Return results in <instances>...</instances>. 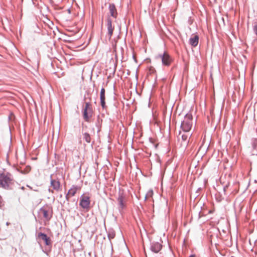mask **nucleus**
<instances>
[{
    "mask_svg": "<svg viewBox=\"0 0 257 257\" xmlns=\"http://www.w3.org/2000/svg\"><path fill=\"white\" fill-rule=\"evenodd\" d=\"M0 188L7 190L16 189V182L11 174L9 173H0Z\"/></svg>",
    "mask_w": 257,
    "mask_h": 257,
    "instance_id": "1",
    "label": "nucleus"
},
{
    "mask_svg": "<svg viewBox=\"0 0 257 257\" xmlns=\"http://www.w3.org/2000/svg\"><path fill=\"white\" fill-rule=\"evenodd\" d=\"M194 121L193 120V117L191 113H187L184 116L182 122L181 127L185 132H189L194 124Z\"/></svg>",
    "mask_w": 257,
    "mask_h": 257,
    "instance_id": "2",
    "label": "nucleus"
},
{
    "mask_svg": "<svg viewBox=\"0 0 257 257\" xmlns=\"http://www.w3.org/2000/svg\"><path fill=\"white\" fill-rule=\"evenodd\" d=\"M93 114V110L91 104L89 102H86L84 108L83 116L85 120L87 122L90 121V119Z\"/></svg>",
    "mask_w": 257,
    "mask_h": 257,
    "instance_id": "3",
    "label": "nucleus"
},
{
    "mask_svg": "<svg viewBox=\"0 0 257 257\" xmlns=\"http://www.w3.org/2000/svg\"><path fill=\"white\" fill-rule=\"evenodd\" d=\"M90 197L87 195L83 194L80 197V206L83 209L89 210L90 208Z\"/></svg>",
    "mask_w": 257,
    "mask_h": 257,
    "instance_id": "4",
    "label": "nucleus"
},
{
    "mask_svg": "<svg viewBox=\"0 0 257 257\" xmlns=\"http://www.w3.org/2000/svg\"><path fill=\"white\" fill-rule=\"evenodd\" d=\"M159 57L161 59L164 65L169 66L171 64L172 59L168 53L165 52L163 55H160Z\"/></svg>",
    "mask_w": 257,
    "mask_h": 257,
    "instance_id": "5",
    "label": "nucleus"
},
{
    "mask_svg": "<svg viewBox=\"0 0 257 257\" xmlns=\"http://www.w3.org/2000/svg\"><path fill=\"white\" fill-rule=\"evenodd\" d=\"M80 189V188H78L76 186H72L68 191L66 198L67 200H69V198L75 195L77 191Z\"/></svg>",
    "mask_w": 257,
    "mask_h": 257,
    "instance_id": "6",
    "label": "nucleus"
},
{
    "mask_svg": "<svg viewBox=\"0 0 257 257\" xmlns=\"http://www.w3.org/2000/svg\"><path fill=\"white\" fill-rule=\"evenodd\" d=\"M40 212L43 214L46 220H49L52 217V212L45 208H41Z\"/></svg>",
    "mask_w": 257,
    "mask_h": 257,
    "instance_id": "7",
    "label": "nucleus"
},
{
    "mask_svg": "<svg viewBox=\"0 0 257 257\" xmlns=\"http://www.w3.org/2000/svg\"><path fill=\"white\" fill-rule=\"evenodd\" d=\"M38 237L44 241L45 244L49 245L51 244V240L46 234L40 232L38 234Z\"/></svg>",
    "mask_w": 257,
    "mask_h": 257,
    "instance_id": "8",
    "label": "nucleus"
},
{
    "mask_svg": "<svg viewBox=\"0 0 257 257\" xmlns=\"http://www.w3.org/2000/svg\"><path fill=\"white\" fill-rule=\"evenodd\" d=\"M109 13L111 17L116 18L117 17V13L115 6L114 4H110L109 6Z\"/></svg>",
    "mask_w": 257,
    "mask_h": 257,
    "instance_id": "9",
    "label": "nucleus"
},
{
    "mask_svg": "<svg viewBox=\"0 0 257 257\" xmlns=\"http://www.w3.org/2000/svg\"><path fill=\"white\" fill-rule=\"evenodd\" d=\"M107 27L108 30V34L109 35V38H110L113 34L114 27L112 26V23L109 18H108L107 21Z\"/></svg>",
    "mask_w": 257,
    "mask_h": 257,
    "instance_id": "10",
    "label": "nucleus"
},
{
    "mask_svg": "<svg viewBox=\"0 0 257 257\" xmlns=\"http://www.w3.org/2000/svg\"><path fill=\"white\" fill-rule=\"evenodd\" d=\"M105 89L104 88H101L100 93V103L101 105L103 108H104L105 106Z\"/></svg>",
    "mask_w": 257,
    "mask_h": 257,
    "instance_id": "11",
    "label": "nucleus"
},
{
    "mask_svg": "<svg viewBox=\"0 0 257 257\" xmlns=\"http://www.w3.org/2000/svg\"><path fill=\"white\" fill-rule=\"evenodd\" d=\"M199 37L197 35H194L189 40V43L193 47H196L198 44Z\"/></svg>",
    "mask_w": 257,
    "mask_h": 257,
    "instance_id": "12",
    "label": "nucleus"
},
{
    "mask_svg": "<svg viewBox=\"0 0 257 257\" xmlns=\"http://www.w3.org/2000/svg\"><path fill=\"white\" fill-rule=\"evenodd\" d=\"M51 185L53 188L57 191L60 189V183L58 181L52 180L51 181Z\"/></svg>",
    "mask_w": 257,
    "mask_h": 257,
    "instance_id": "13",
    "label": "nucleus"
},
{
    "mask_svg": "<svg viewBox=\"0 0 257 257\" xmlns=\"http://www.w3.org/2000/svg\"><path fill=\"white\" fill-rule=\"evenodd\" d=\"M117 201L118 202V204L120 207L123 208L125 206V197L123 196L122 194L120 195L117 198Z\"/></svg>",
    "mask_w": 257,
    "mask_h": 257,
    "instance_id": "14",
    "label": "nucleus"
},
{
    "mask_svg": "<svg viewBox=\"0 0 257 257\" xmlns=\"http://www.w3.org/2000/svg\"><path fill=\"white\" fill-rule=\"evenodd\" d=\"M162 248V245L159 243L153 244L151 246V249L154 252H158Z\"/></svg>",
    "mask_w": 257,
    "mask_h": 257,
    "instance_id": "15",
    "label": "nucleus"
},
{
    "mask_svg": "<svg viewBox=\"0 0 257 257\" xmlns=\"http://www.w3.org/2000/svg\"><path fill=\"white\" fill-rule=\"evenodd\" d=\"M179 136L181 137V143L183 142L184 143V145L186 144V142L188 139V136L184 134H181V133L179 134Z\"/></svg>",
    "mask_w": 257,
    "mask_h": 257,
    "instance_id": "16",
    "label": "nucleus"
},
{
    "mask_svg": "<svg viewBox=\"0 0 257 257\" xmlns=\"http://www.w3.org/2000/svg\"><path fill=\"white\" fill-rule=\"evenodd\" d=\"M153 191L152 189L149 190L146 195L145 200H148L150 198H152L153 196Z\"/></svg>",
    "mask_w": 257,
    "mask_h": 257,
    "instance_id": "17",
    "label": "nucleus"
},
{
    "mask_svg": "<svg viewBox=\"0 0 257 257\" xmlns=\"http://www.w3.org/2000/svg\"><path fill=\"white\" fill-rule=\"evenodd\" d=\"M84 139L87 143H90L91 141V138L89 134L84 133L83 135Z\"/></svg>",
    "mask_w": 257,
    "mask_h": 257,
    "instance_id": "18",
    "label": "nucleus"
},
{
    "mask_svg": "<svg viewBox=\"0 0 257 257\" xmlns=\"http://www.w3.org/2000/svg\"><path fill=\"white\" fill-rule=\"evenodd\" d=\"M150 73H153L154 71V69H150Z\"/></svg>",
    "mask_w": 257,
    "mask_h": 257,
    "instance_id": "19",
    "label": "nucleus"
},
{
    "mask_svg": "<svg viewBox=\"0 0 257 257\" xmlns=\"http://www.w3.org/2000/svg\"><path fill=\"white\" fill-rule=\"evenodd\" d=\"M111 236H112L111 238H113V236H112V235H111Z\"/></svg>",
    "mask_w": 257,
    "mask_h": 257,
    "instance_id": "20",
    "label": "nucleus"
},
{
    "mask_svg": "<svg viewBox=\"0 0 257 257\" xmlns=\"http://www.w3.org/2000/svg\"><path fill=\"white\" fill-rule=\"evenodd\" d=\"M111 236H112L111 238H113V236H112V235H111Z\"/></svg>",
    "mask_w": 257,
    "mask_h": 257,
    "instance_id": "21",
    "label": "nucleus"
}]
</instances>
